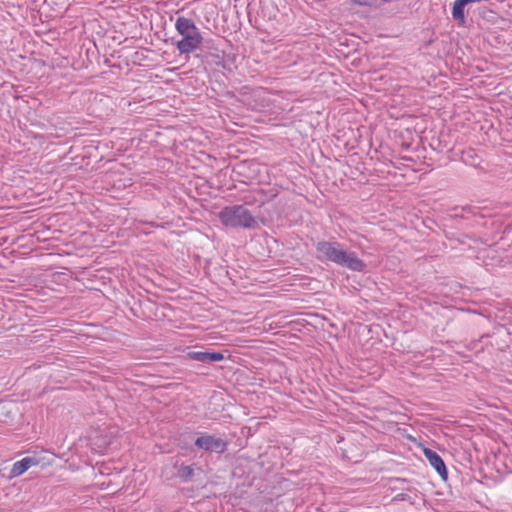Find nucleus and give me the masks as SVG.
Wrapping results in <instances>:
<instances>
[{
	"label": "nucleus",
	"instance_id": "obj_1",
	"mask_svg": "<svg viewBox=\"0 0 512 512\" xmlns=\"http://www.w3.org/2000/svg\"><path fill=\"white\" fill-rule=\"evenodd\" d=\"M316 251L320 261H329L356 272H361L366 267L356 252L348 250L337 241H319L316 244Z\"/></svg>",
	"mask_w": 512,
	"mask_h": 512
},
{
	"label": "nucleus",
	"instance_id": "obj_2",
	"mask_svg": "<svg viewBox=\"0 0 512 512\" xmlns=\"http://www.w3.org/2000/svg\"><path fill=\"white\" fill-rule=\"evenodd\" d=\"M175 29L181 36L176 47L180 54H190L200 49L203 37L195 23L186 17H178L175 22Z\"/></svg>",
	"mask_w": 512,
	"mask_h": 512
},
{
	"label": "nucleus",
	"instance_id": "obj_3",
	"mask_svg": "<svg viewBox=\"0 0 512 512\" xmlns=\"http://www.w3.org/2000/svg\"><path fill=\"white\" fill-rule=\"evenodd\" d=\"M218 217L221 224L228 228L255 229L258 226L256 217L244 205L226 206Z\"/></svg>",
	"mask_w": 512,
	"mask_h": 512
},
{
	"label": "nucleus",
	"instance_id": "obj_4",
	"mask_svg": "<svg viewBox=\"0 0 512 512\" xmlns=\"http://www.w3.org/2000/svg\"><path fill=\"white\" fill-rule=\"evenodd\" d=\"M195 445L199 449L219 454L225 452L227 449V442L224 439L210 434H204L198 437L195 440Z\"/></svg>",
	"mask_w": 512,
	"mask_h": 512
},
{
	"label": "nucleus",
	"instance_id": "obj_5",
	"mask_svg": "<svg viewBox=\"0 0 512 512\" xmlns=\"http://www.w3.org/2000/svg\"><path fill=\"white\" fill-rule=\"evenodd\" d=\"M187 357L202 363L219 362L224 359V355L220 352H206V351H191L188 352Z\"/></svg>",
	"mask_w": 512,
	"mask_h": 512
},
{
	"label": "nucleus",
	"instance_id": "obj_6",
	"mask_svg": "<svg viewBox=\"0 0 512 512\" xmlns=\"http://www.w3.org/2000/svg\"><path fill=\"white\" fill-rule=\"evenodd\" d=\"M38 464V460L34 457H25L15 462L11 469V476L18 477L26 472L30 467Z\"/></svg>",
	"mask_w": 512,
	"mask_h": 512
},
{
	"label": "nucleus",
	"instance_id": "obj_7",
	"mask_svg": "<svg viewBox=\"0 0 512 512\" xmlns=\"http://www.w3.org/2000/svg\"><path fill=\"white\" fill-rule=\"evenodd\" d=\"M425 455L429 460L431 466L435 468L439 475L444 477L447 474V470L442 458L432 450H425Z\"/></svg>",
	"mask_w": 512,
	"mask_h": 512
},
{
	"label": "nucleus",
	"instance_id": "obj_8",
	"mask_svg": "<svg viewBox=\"0 0 512 512\" xmlns=\"http://www.w3.org/2000/svg\"><path fill=\"white\" fill-rule=\"evenodd\" d=\"M467 6L466 2L464 0H456L453 3L452 7V17L454 20H456L460 24H464L466 21V16L464 9Z\"/></svg>",
	"mask_w": 512,
	"mask_h": 512
},
{
	"label": "nucleus",
	"instance_id": "obj_9",
	"mask_svg": "<svg viewBox=\"0 0 512 512\" xmlns=\"http://www.w3.org/2000/svg\"><path fill=\"white\" fill-rule=\"evenodd\" d=\"M177 474H178L179 478H181L183 481L187 482L193 477L194 470H193L192 466H181L178 469Z\"/></svg>",
	"mask_w": 512,
	"mask_h": 512
},
{
	"label": "nucleus",
	"instance_id": "obj_10",
	"mask_svg": "<svg viewBox=\"0 0 512 512\" xmlns=\"http://www.w3.org/2000/svg\"><path fill=\"white\" fill-rule=\"evenodd\" d=\"M360 6H376L380 2H390L391 0H350Z\"/></svg>",
	"mask_w": 512,
	"mask_h": 512
}]
</instances>
